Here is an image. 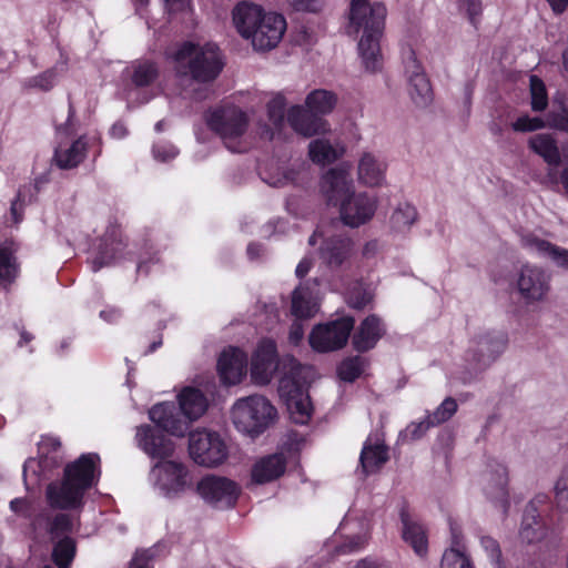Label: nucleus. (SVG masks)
<instances>
[{"instance_id": "obj_1", "label": "nucleus", "mask_w": 568, "mask_h": 568, "mask_svg": "<svg viewBox=\"0 0 568 568\" xmlns=\"http://www.w3.org/2000/svg\"><path fill=\"white\" fill-rule=\"evenodd\" d=\"M277 369L282 373L278 394L292 420L296 424H306L312 415V403L306 385L312 377L313 368L302 365L291 355L278 359L276 344L272 339L261 341L251 359L252 381L257 385H267Z\"/></svg>"}, {"instance_id": "obj_2", "label": "nucleus", "mask_w": 568, "mask_h": 568, "mask_svg": "<svg viewBox=\"0 0 568 568\" xmlns=\"http://www.w3.org/2000/svg\"><path fill=\"white\" fill-rule=\"evenodd\" d=\"M135 438L139 447L148 455L161 459L150 471V480L160 494L174 498L192 487V476L187 466L179 460L166 459L174 452L171 439L149 425L140 426Z\"/></svg>"}, {"instance_id": "obj_3", "label": "nucleus", "mask_w": 568, "mask_h": 568, "mask_svg": "<svg viewBox=\"0 0 568 568\" xmlns=\"http://www.w3.org/2000/svg\"><path fill=\"white\" fill-rule=\"evenodd\" d=\"M385 18L386 8L383 3L351 0L349 28L355 32L363 31L358 41V53L364 68L369 72H376L382 68L379 39Z\"/></svg>"}, {"instance_id": "obj_4", "label": "nucleus", "mask_w": 568, "mask_h": 568, "mask_svg": "<svg viewBox=\"0 0 568 568\" xmlns=\"http://www.w3.org/2000/svg\"><path fill=\"white\" fill-rule=\"evenodd\" d=\"M100 463L98 454L81 455L74 463L64 468L61 483H52L47 488V500L53 508H79L87 489L97 480V466Z\"/></svg>"}, {"instance_id": "obj_5", "label": "nucleus", "mask_w": 568, "mask_h": 568, "mask_svg": "<svg viewBox=\"0 0 568 568\" xmlns=\"http://www.w3.org/2000/svg\"><path fill=\"white\" fill-rule=\"evenodd\" d=\"M173 60L176 77L181 81L212 82L223 68L219 48L213 43L201 45L191 41L183 42L173 53Z\"/></svg>"}, {"instance_id": "obj_6", "label": "nucleus", "mask_w": 568, "mask_h": 568, "mask_svg": "<svg viewBox=\"0 0 568 568\" xmlns=\"http://www.w3.org/2000/svg\"><path fill=\"white\" fill-rule=\"evenodd\" d=\"M179 403L185 419L179 417L176 408L172 403H162L153 406L149 415L159 428L173 436L182 437L187 432L190 423L196 420L205 413L207 400L199 389L186 387L179 395Z\"/></svg>"}, {"instance_id": "obj_7", "label": "nucleus", "mask_w": 568, "mask_h": 568, "mask_svg": "<svg viewBox=\"0 0 568 568\" xmlns=\"http://www.w3.org/2000/svg\"><path fill=\"white\" fill-rule=\"evenodd\" d=\"M207 124L231 152L240 153L247 149L248 116L242 109L234 105L216 109L210 114Z\"/></svg>"}, {"instance_id": "obj_8", "label": "nucleus", "mask_w": 568, "mask_h": 568, "mask_svg": "<svg viewBox=\"0 0 568 568\" xmlns=\"http://www.w3.org/2000/svg\"><path fill=\"white\" fill-rule=\"evenodd\" d=\"M276 410L263 396L253 395L239 399L232 408L235 427L250 435L262 433L274 419Z\"/></svg>"}, {"instance_id": "obj_9", "label": "nucleus", "mask_w": 568, "mask_h": 568, "mask_svg": "<svg viewBox=\"0 0 568 568\" xmlns=\"http://www.w3.org/2000/svg\"><path fill=\"white\" fill-rule=\"evenodd\" d=\"M354 318L345 316L316 325L308 337L311 347L318 353L334 352L344 347L354 328Z\"/></svg>"}, {"instance_id": "obj_10", "label": "nucleus", "mask_w": 568, "mask_h": 568, "mask_svg": "<svg viewBox=\"0 0 568 568\" xmlns=\"http://www.w3.org/2000/svg\"><path fill=\"white\" fill-rule=\"evenodd\" d=\"M189 453L195 464L215 467L226 459L227 447L219 434L203 429L190 434Z\"/></svg>"}, {"instance_id": "obj_11", "label": "nucleus", "mask_w": 568, "mask_h": 568, "mask_svg": "<svg viewBox=\"0 0 568 568\" xmlns=\"http://www.w3.org/2000/svg\"><path fill=\"white\" fill-rule=\"evenodd\" d=\"M199 496L216 509H227L235 505L240 486L227 477L207 475L196 485Z\"/></svg>"}, {"instance_id": "obj_12", "label": "nucleus", "mask_w": 568, "mask_h": 568, "mask_svg": "<svg viewBox=\"0 0 568 568\" xmlns=\"http://www.w3.org/2000/svg\"><path fill=\"white\" fill-rule=\"evenodd\" d=\"M402 58L413 102L417 106H427L433 100V91L416 52L410 47L404 48Z\"/></svg>"}, {"instance_id": "obj_13", "label": "nucleus", "mask_w": 568, "mask_h": 568, "mask_svg": "<svg viewBox=\"0 0 568 568\" xmlns=\"http://www.w3.org/2000/svg\"><path fill=\"white\" fill-rule=\"evenodd\" d=\"M516 287L525 303L542 302L550 291V275L539 266L525 264L518 272Z\"/></svg>"}, {"instance_id": "obj_14", "label": "nucleus", "mask_w": 568, "mask_h": 568, "mask_svg": "<svg viewBox=\"0 0 568 568\" xmlns=\"http://www.w3.org/2000/svg\"><path fill=\"white\" fill-rule=\"evenodd\" d=\"M378 207V199L366 192H353L339 205L342 222L349 227H359L369 222Z\"/></svg>"}, {"instance_id": "obj_15", "label": "nucleus", "mask_w": 568, "mask_h": 568, "mask_svg": "<svg viewBox=\"0 0 568 568\" xmlns=\"http://www.w3.org/2000/svg\"><path fill=\"white\" fill-rule=\"evenodd\" d=\"M285 30V19L281 14L268 12L246 40L251 41L254 50L268 51L280 43Z\"/></svg>"}, {"instance_id": "obj_16", "label": "nucleus", "mask_w": 568, "mask_h": 568, "mask_svg": "<svg viewBox=\"0 0 568 568\" xmlns=\"http://www.w3.org/2000/svg\"><path fill=\"white\" fill-rule=\"evenodd\" d=\"M506 344L507 338L504 334L487 333L471 342L468 354L477 367H486L504 352Z\"/></svg>"}, {"instance_id": "obj_17", "label": "nucleus", "mask_w": 568, "mask_h": 568, "mask_svg": "<svg viewBox=\"0 0 568 568\" xmlns=\"http://www.w3.org/2000/svg\"><path fill=\"white\" fill-rule=\"evenodd\" d=\"M321 192L328 203L341 205V202L354 192L353 180L348 171L343 168L328 170L322 178Z\"/></svg>"}, {"instance_id": "obj_18", "label": "nucleus", "mask_w": 568, "mask_h": 568, "mask_svg": "<svg viewBox=\"0 0 568 568\" xmlns=\"http://www.w3.org/2000/svg\"><path fill=\"white\" fill-rule=\"evenodd\" d=\"M247 357L240 348L225 349L217 362V371L222 382L226 385L240 383L246 373Z\"/></svg>"}, {"instance_id": "obj_19", "label": "nucleus", "mask_w": 568, "mask_h": 568, "mask_svg": "<svg viewBox=\"0 0 568 568\" xmlns=\"http://www.w3.org/2000/svg\"><path fill=\"white\" fill-rule=\"evenodd\" d=\"M353 254V242L347 235H334L324 240L320 257L329 268L343 266Z\"/></svg>"}, {"instance_id": "obj_20", "label": "nucleus", "mask_w": 568, "mask_h": 568, "mask_svg": "<svg viewBox=\"0 0 568 568\" xmlns=\"http://www.w3.org/2000/svg\"><path fill=\"white\" fill-rule=\"evenodd\" d=\"M387 164L377 154L364 152L357 164V179L367 187H378L385 183Z\"/></svg>"}, {"instance_id": "obj_21", "label": "nucleus", "mask_w": 568, "mask_h": 568, "mask_svg": "<svg viewBox=\"0 0 568 568\" xmlns=\"http://www.w3.org/2000/svg\"><path fill=\"white\" fill-rule=\"evenodd\" d=\"M320 308L318 283L306 282L297 286L292 294V313L297 318L314 316Z\"/></svg>"}, {"instance_id": "obj_22", "label": "nucleus", "mask_w": 568, "mask_h": 568, "mask_svg": "<svg viewBox=\"0 0 568 568\" xmlns=\"http://www.w3.org/2000/svg\"><path fill=\"white\" fill-rule=\"evenodd\" d=\"M546 125L568 133V104H562L558 112H549L547 122L538 116H520L513 123V129L518 132H529L542 129Z\"/></svg>"}, {"instance_id": "obj_23", "label": "nucleus", "mask_w": 568, "mask_h": 568, "mask_svg": "<svg viewBox=\"0 0 568 568\" xmlns=\"http://www.w3.org/2000/svg\"><path fill=\"white\" fill-rule=\"evenodd\" d=\"M287 122L292 129L304 136H312L327 131V123L301 105H293L287 111Z\"/></svg>"}, {"instance_id": "obj_24", "label": "nucleus", "mask_w": 568, "mask_h": 568, "mask_svg": "<svg viewBox=\"0 0 568 568\" xmlns=\"http://www.w3.org/2000/svg\"><path fill=\"white\" fill-rule=\"evenodd\" d=\"M267 13L258 4L243 1L233 9V22L237 32L247 39Z\"/></svg>"}, {"instance_id": "obj_25", "label": "nucleus", "mask_w": 568, "mask_h": 568, "mask_svg": "<svg viewBox=\"0 0 568 568\" xmlns=\"http://www.w3.org/2000/svg\"><path fill=\"white\" fill-rule=\"evenodd\" d=\"M399 516L403 526V539L413 548L417 556H426L428 541L425 528L408 513L406 508H402Z\"/></svg>"}, {"instance_id": "obj_26", "label": "nucleus", "mask_w": 568, "mask_h": 568, "mask_svg": "<svg viewBox=\"0 0 568 568\" xmlns=\"http://www.w3.org/2000/svg\"><path fill=\"white\" fill-rule=\"evenodd\" d=\"M388 460V450L384 440L369 436L362 448L359 463L365 475L374 474Z\"/></svg>"}, {"instance_id": "obj_27", "label": "nucleus", "mask_w": 568, "mask_h": 568, "mask_svg": "<svg viewBox=\"0 0 568 568\" xmlns=\"http://www.w3.org/2000/svg\"><path fill=\"white\" fill-rule=\"evenodd\" d=\"M286 469V459L283 454H273L258 459L252 468V480L256 484H266L280 478Z\"/></svg>"}, {"instance_id": "obj_28", "label": "nucleus", "mask_w": 568, "mask_h": 568, "mask_svg": "<svg viewBox=\"0 0 568 568\" xmlns=\"http://www.w3.org/2000/svg\"><path fill=\"white\" fill-rule=\"evenodd\" d=\"M385 328L376 315L367 316L353 335V345L359 352L373 348L383 336Z\"/></svg>"}, {"instance_id": "obj_29", "label": "nucleus", "mask_w": 568, "mask_h": 568, "mask_svg": "<svg viewBox=\"0 0 568 568\" xmlns=\"http://www.w3.org/2000/svg\"><path fill=\"white\" fill-rule=\"evenodd\" d=\"M521 243L529 251L548 256L556 265L568 270V250L540 240L531 234L524 235Z\"/></svg>"}, {"instance_id": "obj_30", "label": "nucleus", "mask_w": 568, "mask_h": 568, "mask_svg": "<svg viewBox=\"0 0 568 568\" xmlns=\"http://www.w3.org/2000/svg\"><path fill=\"white\" fill-rule=\"evenodd\" d=\"M440 568H474L463 544V536L456 528H452L450 547L443 554Z\"/></svg>"}, {"instance_id": "obj_31", "label": "nucleus", "mask_w": 568, "mask_h": 568, "mask_svg": "<svg viewBox=\"0 0 568 568\" xmlns=\"http://www.w3.org/2000/svg\"><path fill=\"white\" fill-rule=\"evenodd\" d=\"M87 142L80 138L71 144L59 145L54 152V162L60 169H72L84 160Z\"/></svg>"}, {"instance_id": "obj_32", "label": "nucleus", "mask_w": 568, "mask_h": 568, "mask_svg": "<svg viewBox=\"0 0 568 568\" xmlns=\"http://www.w3.org/2000/svg\"><path fill=\"white\" fill-rule=\"evenodd\" d=\"M528 143L530 149L535 153L540 155L548 165H559L561 156L557 145V141L551 134H535L529 139Z\"/></svg>"}, {"instance_id": "obj_33", "label": "nucleus", "mask_w": 568, "mask_h": 568, "mask_svg": "<svg viewBox=\"0 0 568 568\" xmlns=\"http://www.w3.org/2000/svg\"><path fill=\"white\" fill-rule=\"evenodd\" d=\"M266 106L272 128L267 125L262 126L260 134L263 139L273 140L276 132H278L284 124L285 98L277 93L267 102Z\"/></svg>"}, {"instance_id": "obj_34", "label": "nucleus", "mask_w": 568, "mask_h": 568, "mask_svg": "<svg viewBox=\"0 0 568 568\" xmlns=\"http://www.w3.org/2000/svg\"><path fill=\"white\" fill-rule=\"evenodd\" d=\"M417 220L418 213L414 205L407 202L398 203L389 217V227L393 233L406 234Z\"/></svg>"}, {"instance_id": "obj_35", "label": "nucleus", "mask_w": 568, "mask_h": 568, "mask_svg": "<svg viewBox=\"0 0 568 568\" xmlns=\"http://www.w3.org/2000/svg\"><path fill=\"white\" fill-rule=\"evenodd\" d=\"M344 153L343 146L332 144L328 140L316 139L308 145L311 160L317 164H328L337 160Z\"/></svg>"}, {"instance_id": "obj_36", "label": "nucleus", "mask_w": 568, "mask_h": 568, "mask_svg": "<svg viewBox=\"0 0 568 568\" xmlns=\"http://www.w3.org/2000/svg\"><path fill=\"white\" fill-rule=\"evenodd\" d=\"M19 264L9 244H0V285L7 287L17 278Z\"/></svg>"}, {"instance_id": "obj_37", "label": "nucleus", "mask_w": 568, "mask_h": 568, "mask_svg": "<svg viewBox=\"0 0 568 568\" xmlns=\"http://www.w3.org/2000/svg\"><path fill=\"white\" fill-rule=\"evenodd\" d=\"M337 102L336 95L327 90H314L305 100L306 106L311 113L327 114L333 111Z\"/></svg>"}, {"instance_id": "obj_38", "label": "nucleus", "mask_w": 568, "mask_h": 568, "mask_svg": "<svg viewBox=\"0 0 568 568\" xmlns=\"http://www.w3.org/2000/svg\"><path fill=\"white\" fill-rule=\"evenodd\" d=\"M519 536L527 544L538 541L545 536L542 527L537 521V511L532 506H528L525 510Z\"/></svg>"}, {"instance_id": "obj_39", "label": "nucleus", "mask_w": 568, "mask_h": 568, "mask_svg": "<svg viewBox=\"0 0 568 568\" xmlns=\"http://www.w3.org/2000/svg\"><path fill=\"white\" fill-rule=\"evenodd\" d=\"M507 484L508 474L504 465H497L489 475L486 491L493 498L500 500L503 504L507 501Z\"/></svg>"}, {"instance_id": "obj_40", "label": "nucleus", "mask_w": 568, "mask_h": 568, "mask_svg": "<svg viewBox=\"0 0 568 568\" xmlns=\"http://www.w3.org/2000/svg\"><path fill=\"white\" fill-rule=\"evenodd\" d=\"M75 555V544L70 537L58 540L53 547L52 558L59 568H69Z\"/></svg>"}, {"instance_id": "obj_41", "label": "nucleus", "mask_w": 568, "mask_h": 568, "mask_svg": "<svg viewBox=\"0 0 568 568\" xmlns=\"http://www.w3.org/2000/svg\"><path fill=\"white\" fill-rule=\"evenodd\" d=\"M158 77V69L152 62H139L132 67L131 80L135 87H146Z\"/></svg>"}, {"instance_id": "obj_42", "label": "nucleus", "mask_w": 568, "mask_h": 568, "mask_svg": "<svg viewBox=\"0 0 568 568\" xmlns=\"http://www.w3.org/2000/svg\"><path fill=\"white\" fill-rule=\"evenodd\" d=\"M365 369V359L361 356H354L344 359L338 366V376L345 382H353Z\"/></svg>"}, {"instance_id": "obj_43", "label": "nucleus", "mask_w": 568, "mask_h": 568, "mask_svg": "<svg viewBox=\"0 0 568 568\" xmlns=\"http://www.w3.org/2000/svg\"><path fill=\"white\" fill-rule=\"evenodd\" d=\"M530 82V95H531V109L536 112L544 111L548 105V97L544 82L537 77L531 75Z\"/></svg>"}, {"instance_id": "obj_44", "label": "nucleus", "mask_w": 568, "mask_h": 568, "mask_svg": "<svg viewBox=\"0 0 568 568\" xmlns=\"http://www.w3.org/2000/svg\"><path fill=\"white\" fill-rule=\"evenodd\" d=\"M457 402L453 397H447L432 414H428L427 416L430 419V424L435 427L449 420L457 412Z\"/></svg>"}, {"instance_id": "obj_45", "label": "nucleus", "mask_w": 568, "mask_h": 568, "mask_svg": "<svg viewBox=\"0 0 568 568\" xmlns=\"http://www.w3.org/2000/svg\"><path fill=\"white\" fill-rule=\"evenodd\" d=\"M479 545L494 568H505L498 541L489 536H480Z\"/></svg>"}, {"instance_id": "obj_46", "label": "nucleus", "mask_w": 568, "mask_h": 568, "mask_svg": "<svg viewBox=\"0 0 568 568\" xmlns=\"http://www.w3.org/2000/svg\"><path fill=\"white\" fill-rule=\"evenodd\" d=\"M301 171L295 169H278L276 173H268L263 180L272 186L282 187L298 180Z\"/></svg>"}, {"instance_id": "obj_47", "label": "nucleus", "mask_w": 568, "mask_h": 568, "mask_svg": "<svg viewBox=\"0 0 568 568\" xmlns=\"http://www.w3.org/2000/svg\"><path fill=\"white\" fill-rule=\"evenodd\" d=\"M122 251L121 243H112L111 246L106 245L104 250L100 251L97 257L92 261V271L97 272L103 266H108L116 258V254Z\"/></svg>"}, {"instance_id": "obj_48", "label": "nucleus", "mask_w": 568, "mask_h": 568, "mask_svg": "<svg viewBox=\"0 0 568 568\" xmlns=\"http://www.w3.org/2000/svg\"><path fill=\"white\" fill-rule=\"evenodd\" d=\"M55 81V72L53 70H47L41 74L32 77L24 82L28 88H34L43 91H48L53 88Z\"/></svg>"}, {"instance_id": "obj_49", "label": "nucleus", "mask_w": 568, "mask_h": 568, "mask_svg": "<svg viewBox=\"0 0 568 568\" xmlns=\"http://www.w3.org/2000/svg\"><path fill=\"white\" fill-rule=\"evenodd\" d=\"M40 468V464L38 460L30 458L23 465V478L24 485L28 490L33 489L39 486L40 479L38 476V469Z\"/></svg>"}, {"instance_id": "obj_50", "label": "nucleus", "mask_w": 568, "mask_h": 568, "mask_svg": "<svg viewBox=\"0 0 568 568\" xmlns=\"http://www.w3.org/2000/svg\"><path fill=\"white\" fill-rule=\"evenodd\" d=\"M72 530V523L68 515L60 514L58 515L50 526V534L53 539L61 537L62 535L70 532Z\"/></svg>"}, {"instance_id": "obj_51", "label": "nucleus", "mask_w": 568, "mask_h": 568, "mask_svg": "<svg viewBox=\"0 0 568 568\" xmlns=\"http://www.w3.org/2000/svg\"><path fill=\"white\" fill-rule=\"evenodd\" d=\"M367 542L366 534H358L351 537L346 542L342 544L336 548L337 554L346 555L354 551L361 550Z\"/></svg>"}, {"instance_id": "obj_52", "label": "nucleus", "mask_w": 568, "mask_h": 568, "mask_svg": "<svg viewBox=\"0 0 568 568\" xmlns=\"http://www.w3.org/2000/svg\"><path fill=\"white\" fill-rule=\"evenodd\" d=\"M373 300V295L371 292L364 288H355L351 294L348 295V304L353 308H364L366 305H368Z\"/></svg>"}, {"instance_id": "obj_53", "label": "nucleus", "mask_w": 568, "mask_h": 568, "mask_svg": "<svg viewBox=\"0 0 568 568\" xmlns=\"http://www.w3.org/2000/svg\"><path fill=\"white\" fill-rule=\"evenodd\" d=\"M179 154L178 149L170 143H156L153 146V155L158 161L166 162Z\"/></svg>"}, {"instance_id": "obj_54", "label": "nucleus", "mask_w": 568, "mask_h": 568, "mask_svg": "<svg viewBox=\"0 0 568 568\" xmlns=\"http://www.w3.org/2000/svg\"><path fill=\"white\" fill-rule=\"evenodd\" d=\"M430 427H434L433 424H430V419L426 415L424 420H420L418 423H412L406 428V435L415 440L420 438Z\"/></svg>"}, {"instance_id": "obj_55", "label": "nucleus", "mask_w": 568, "mask_h": 568, "mask_svg": "<svg viewBox=\"0 0 568 568\" xmlns=\"http://www.w3.org/2000/svg\"><path fill=\"white\" fill-rule=\"evenodd\" d=\"M292 4L298 11L318 12L325 6V0H292Z\"/></svg>"}, {"instance_id": "obj_56", "label": "nucleus", "mask_w": 568, "mask_h": 568, "mask_svg": "<svg viewBox=\"0 0 568 568\" xmlns=\"http://www.w3.org/2000/svg\"><path fill=\"white\" fill-rule=\"evenodd\" d=\"M381 250V243L377 240L367 241L362 248V256L365 258L375 257Z\"/></svg>"}, {"instance_id": "obj_57", "label": "nucleus", "mask_w": 568, "mask_h": 568, "mask_svg": "<svg viewBox=\"0 0 568 568\" xmlns=\"http://www.w3.org/2000/svg\"><path fill=\"white\" fill-rule=\"evenodd\" d=\"M10 508L17 514L27 516L29 515L30 505L24 498H16L10 501Z\"/></svg>"}, {"instance_id": "obj_58", "label": "nucleus", "mask_w": 568, "mask_h": 568, "mask_svg": "<svg viewBox=\"0 0 568 568\" xmlns=\"http://www.w3.org/2000/svg\"><path fill=\"white\" fill-rule=\"evenodd\" d=\"M150 554L148 550L138 552L129 568H151L149 566Z\"/></svg>"}, {"instance_id": "obj_59", "label": "nucleus", "mask_w": 568, "mask_h": 568, "mask_svg": "<svg viewBox=\"0 0 568 568\" xmlns=\"http://www.w3.org/2000/svg\"><path fill=\"white\" fill-rule=\"evenodd\" d=\"M11 215L16 223H19L22 220V211H23V201L21 200L20 192L17 195V199L11 203Z\"/></svg>"}, {"instance_id": "obj_60", "label": "nucleus", "mask_w": 568, "mask_h": 568, "mask_svg": "<svg viewBox=\"0 0 568 568\" xmlns=\"http://www.w3.org/2000/svg\"><path fill=\"white\" fill-rule=\"evenodd\" d=\"M312 266L313 260L311 257H304L296 266V276L300 278L304 277L311 271Z\"/></svg>"}, {"instance_id": "obj_61", "label": "nucleus", "mask_w": 568, "mask_h": 568, "mask_svg": "<svg viewBox=\"0 0 568 568\" xmlns=\"http://www.w3.org/2000/svg\"><path fill=\"white\" fill-rule=\"evenodd\" d=\"M303 335L304 331L302 324L298 322L293 323L290 329V341L293 344H297L303 338Z\"/></svg>"}, {"instance_id": "obj_62", "label": "nucleus", "mask_w": 568, "mask_h": 568, "mask_svg": "<svg viewBox=\"0 0 568 568\" xmlns=\"http://www.w3.org/2000/svg\"><path fill=\"white\" fill-rule=\"evenodd\" d=\"M555 501L560 511H568V491H555Z\"/></svg>"}, {"instance_id": "obj_63", "label": "nucleus", "mask_w": 568, "mask_h": 568, "mask_svg": "<svg viewBox=\"0 0 568 568\" xmlns=\"http://www.w3.org/2000/svg\"><path fill=\"white\" fill-rule=\"evenodd\" d=\"M354 568H390V566L385 562H378L371 559H362L355 565Z\"/></svg>"}, {"instance_id": "obj_64", "label": "nucleus", "mask_w": 568, "mask_h": 568, "mask_svg": "<svg viewBox=\"0 0 568 568\" xmlns=\"http://www.w3.org/2000/svg\"><path fill=\"white\" fill-rule=\"evenodd\" d=\"M554 491H568V471H564L557 478Z\"/></svg>"}]
</instances>
